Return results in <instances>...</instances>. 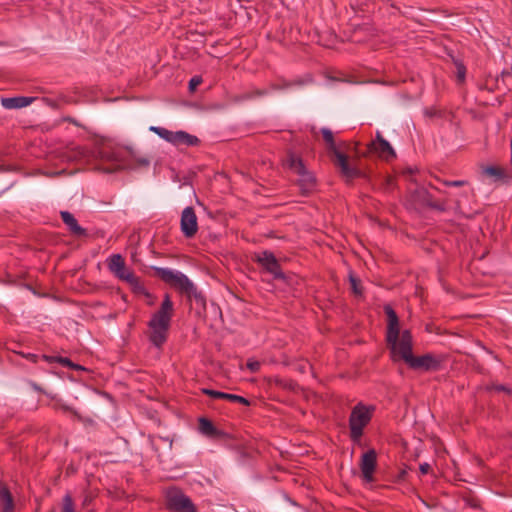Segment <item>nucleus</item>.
Returning <instances> with one entry per match:
<instances>
[{"mask_svg":"<svg viewBox=\"0 0 512 512\" xmlns=\"http://www.w3.org/2000/svg\"><path fill=\"white\" fill-rule=\"evenodd\" d=\"M61 408L64 410V411H69V412H72L74 414H76V411H74L71 407L69 406H66V405H62Z\"/></svg>","mask_w":512,"mask_h":512,"instance_id":"obj_40","label":"nucleus"},{"mask_svg":"<svg viewBox=\"0 0 512 512\" xmlns=\"http://www.w3.org/2000/svg\"><path fill=\"white\" fill-rule=\"evenodd\" d=\"M253 260L262 266L265 271L272 274L274 279H285L280 264L272 252L263 251L261 253L255 254Z\"/></svg>","mask_w":512,"mask_h":512,"instance_id":"obj_11","label":"nucleus"},{"mask_svg":"<svg viewBox=\"0 0 512 512\" xmlns=\"http://www.w3.org/2000/svg\"><path fill=\"white\" fill-rule=\"evenodd\" d=\"M0 498L2 501V511L11 512L13 510V498L8 489H2L0 491Z\"/></svg>","mask_w":512,"mask_h":512,"instance_id":"obj_21","label":"nucleus"},{"mask_svg":"<svg viewBox=\"0 0 512 512\" xmlns=\"http://www.w3.org/2000/svg\"><path fill=\"white\" fill-rule=\"evenodd\" d=\"M442 183L448 187H461V186H464L467 184V182L464 180H455V181L443 180Z\"/></svg>","mask_w":512,"mask_h":512,"instance_id":"obj_37","label":"nucleus"},{"mask_svg":"<svg viewBox=\"0 0 512 512\" xmlns=\"http://www.w3.org/2000/svg\"><path fill=\"white\" fill-rule=\"evenodd\" d=\"M387 316L386 341L390 349L391 358L396 362V355L400 352L402 344V333L400 334L399 318L395 310L390 306L384 307Z\"/></svg>","mask_w":512,"mask_h":512,"instance_id":"obj_5","label":"nucleus"},{"mask_svg":"<svg viewBox=\"0 0 512 512\" xmlns=\"http://www.w3.org/2000/svg\"><path fill=\"white\" fill-rule=\"evenodd\" d=\"M126 266L124 258L120 254H113L108 259V268L113 274H118Z\"/></svg>","mask_w":512,"mask_h":512,"instance_id":"obj_19","label":"nucleus"},{"mask_svg":"<svg viewBox=\"0 0 512 512\" xmlns=\"http://www.w3.org/2000/svg\"><path fill=\"white\" fill-rule=\"evenodd\" d=\"M173 311V302L171 301L169 294H165L159 310L152 315L148 322V327L150 329L149 340L158 348L162 347L167 340Z\"/></svg>","mask_w":512,"mask_h":512,"instance_id":"obj_1","label":"nucleus"},{"mask_svg":"<svg viewBox=\"0 0 512 512\" xmlns=\"http://www.w3.org/2000/svg\"><path fill=\"white\" fill-rule=\"evenodd\" d=\"M150 131L157 134L162 139L176 146H198L200 140L198 137L191 135L185 131H170L163 127H150Z\"/></svg>","mask_w":512,"mask_h":512,"instance_id":"obj_8","label":"nucleus"},{"mask_svg":"<svg viewBox=\"0 0 512 512\" xmlns=\"http://www.w3.org/2000/svg\"><path fill=\"white\" fill-rule=\"evenodd\" d=\"M185 295L188 297V298H194L197 302H200L202 304H204V297L202 296V294L200 292H198L196 286L194 285V291L193 292H189V293H185Z\"/></svg>","mask_w":512,"mask_h":512,"instance_id":"obj_33","label":"nucleus"},{"mask_svg":"<svg viewBox=\"0 0 512 512\" xmlns=\"http://www.w3.org/2000/svg\"><path fill=\"white\" fill-rule=\"evenodd\" d=\"M273 381L277 386H279L283 389H286V390H294L296 387V383L292 380H287V379H282V378L276 377Z\"/></svg>","mask_w":512,"mask_h":512,"instance_id":"obj_28","label":"nucleus"},{"mask_svg":"<svg viewBox=\"0 0 512 512\" xmlns=\"http://www.w3.org/2000/svg\"><path fill=\"white\" fill-rule=\"evenodd\" d=\"M134 161L139 165V166H142V167H147L149 166L150 164V159L147 158V157H142V156H135V155H132Z\"/></svg>","mask_w":512,"mask_h":512,"instance_id":"obj_36","label":"nucleus"},{"mask_svg":"<svg viewBox=\"0 0 512 512\" xmlns=\"http://www.w3.org/2000/svg\"><path fill=\"white\" fill-rule=\"evenodd\" d=\"M26 357H27V359L31 360L32 362H36L38 356L35 354H28Z\"/></svg>","mask_w":512,"mask_h":512,"instance_id":"obj_39","label":"nucleus"},{"mask_svg":"<svg viewBox=\"0 0 512 512\" xmlns=\"http://www.w3.org/2000/svg\"><path fill=\"white\" fill-rule=\"evenodd\" d=\"M484 172L489 176H494L497 178H501L504 175V171L496 166H487L484 169Z\"/></svg>","mask_w":512,"mask_h":512,"instance_id":"obj_29","label":"nucleus"},{"mask_svg":"<svg viewBox=\"0 0 512 512\" xmlns=\"http://www.w3.org/2000/svg\"><path fill=\"white\" fill-rule=\"evenodd\" d=\"M33 101L30 97H10L2 98L1 103L6 109H19L28 106Z\"/></svg>","mask_w":512,"mask_h":512,"instance_id":"obj_17","label":"nucleus"},{"mask_svg":"<svg viewBox=\"0 0 512 512\" xmlns=\"http://www.w3.org/2000/svg\"><path fill=\"white\" fill-rule=\"evenodd\" d=\"M166 505L169 510L174 512H198L191 499L177 489L167 493Z\"/></svg>","mask_w":512,"mask_h":512,"instance_id":"obj_9","label":"nucleus"},{"mask_svg":"<svg viewBox=\"0 0 512 512\" xmlns=\"http://www.w3.org/2000/svg\"><path fill=\"white\" fill-rule=\"evenodd\" d=\"M412 335L409 330L402 331V344L400 352L395 356L396 361L403 360L411 369L423 371H437L441 360L432 354L414 356L412 352Z\"/></svg>","mask_w":512,"mask_h":512,"instance_id":"obj_2","label":"nucleus"},{"mask_svg":"<svg viewBox=\"0 0 512 512\" xmlns=\"http://www.w3.org/2000/svg\"><path fill=\"white\" fill-rule=\"evenodd\" d=\"M419 469L422 474H427L431 470V466L428 463H423L420 464Z\"/></svg>","mask_w":512,"mask_h":512,"instance_id":"obj_38","label":"nucleus"},{"mask_svg":"<svg viewBox=\"0 0 512 512\" xmlns=\"http://www.w3.org/2000/svg\"><path fill=\"white\" fill-rule=\"evenodd\" d=\"M349 282L352 293L357 297H361L363 295V290L360 279L357 278L353 273H350Z\"/></svg>","mask_w":512,"mask_h":512,"instance_id":"obj_23","label":"nucleus"},{"mask_svg":"<svg viewBox=\"0 0 512 512\" xmlns=\"http://www.w3.org/2000/svg\"><path fill=\"white\" fill-rule=\"evenodd\" d=\"M202 83V78L200 76H194L189 81V90L193 92L197 86Z\"/></svg>","mask_w":512,"mask_h":512,"instance_id":"obj_35","label":"nucleus"},{"mask_svg":"<svg viewBox=\"0 0 512 512\" xmlns=\"http://www.w3.org/2000/svg\"><path fill=\"white\" fill-rule=\"evenodd\" d=\"M155 275L173 288L185 294L194 291V284L183 273L168 268L153 267Z\"/></svg>","mask_w":512,"mask_h":512,"instance_id":"obj_6","label":"nucleus"},{"mask_svg":"<svg viewBox=\"0 0 512 512\" xmlns=\"http://www.w3.org/2000/svg\"><path fill=\"white\" fill-rule=\"evenodd\" d=\"M359 145H360L359 142H354L353 145H351L349 143H346V142H342L340 144V146L343 147V149H345L347 151H350V152H353L354 155H355L356 160H359L360 158L364 157L363 155H360L364 151H360L359 150Z\"/></svg>","mask_w":512,"mask_h":512,"instance_id":"obj_25","label":"nucleus"},{"mask_svg":"<svg viewBox=\"0 0 512 512\" xmlns=\"http://www.w3.org/2000/svg\"><path fill=\"white\" fill-rule=\"evenodd\" d=\"M284 165L299 176L297 183L302 195H309L315 190L316 178L313 173L307 171L300 157L289 152Z\"/></svg>","mask_w":512,"mask_h":512,"instance_id":"obj_4","label":"nucleus"},{"mask_svg":"<svg viewBox=\"0 0 512 512\" xmlns=\"http://www.w3.org/2000/svg\"><path fill=\"white\" fill-rule=\"evenodd\" d=\"M60 215L63 223L72 235L76 237H86L88 235L86 229L78 224L73 214L68 211H61Z\"/></svg>","mask_w":512,"mask_h":512,"instance_id":"obj_15","label":"nucleus"},{"mask_svg":"<svg viewBox=\"0 0 512 512\" xmlns=\"http://www.w3.org/2000/svg\"><path fill=\"white\" fill-rule=\"evenodd\" d=\"M199 431L206 437L212 439H224L228 434L222 430H219L211 420L201 417L198 420Z\"/></svg>","mask_w":512,"mask_h":512,"instance_id":"obj_14","label":"nucleus"},{"mask_svg":"<svg viewBox=\"0 0 512 512\" xmlns=\"http://www.w3.org/2000/svg\"><path fill=\"white\" fill-rule=\"evenodd\" d=\"M428 206L438 210V211H445L446 210V204L444 202H438V201H429Z\"/></svg>","mask_w":512,"mask_h":512,"instance_id":"obj_34","label":"nucleus"},{"mask_svg":"<svg viewBox=\"0 0 512 512\" xmlns=\"http://www.w3.org/2000/svg\"><path fill=\"white\" fill-rule=\"evenodd\" d=\"M501 75H502V77H504V76L511 75V73L508 71H503Z\"/></svg>","mask_w":512,"mask_h":512,"instance_id":"obj_42","label":"nucleus"},{"mask_svg":"<svg viewBox=\"0 0 512 512\" xmlns=\"http://www.w3.org/2000/svg\"><path fill=\"white\" fill-rule=\"evenodd\" d=\"M322 137L327 145V151L333 164L339 168L340 173L348 180L360 178L364 173L356 166L351 165L348 156L337 146L332 131L328 128L321 129Z\"/></svg>","mask_w":512,"mask_h":512,"instance_id":"obj_3","label":"nucleus"},{"mask_svg":"<svg viewBox=\"0 0 512 512\" xmlns=\"http://www.w3.org/2000/svg\"><path fill=\"white\" fill-rule=\"evenodd\" d=\"M271 87H272L273 89H280V88H281V87H280V86H278V85H272Z\"/></svg>","mask_w":512,"mask_h":512,"instance_id":"obj_43","label":"nucleus"},{"mask_svg":"<svg viewBox=\"0 0 512 512\" xmlns=\"http://www.w3.org/2000/svg\"><path fill=\"white\" fill-rule=\"evenodd\" d=\"M202 393L205 395H208L214 399H223V400H228L230 402H237V403H240L245 406L250 405V402L248 399H246L242 396H239V395L229 394V393H225V392H221V391H217V390H213V389H208V388H203Z\"/></svg>","mask_w":512,"mask_h":512,"instance_id":"obj_16","label":"nucleus"},{"mask_svg":"<svg viewBox=\"0 0 512 512\" xmlns=\"http://www.w3.org/2000/svg\"><path fill=\"white\" fill-rule=\"evenodd\" d=\"M372 153L377 154L379 157L387 161L396 158V153L393 147L386 139H384L379 131L376 132L375 140L367 144L366 150H364L361 155L369 156Z\"/></svg>","mask_w":512,"mask_h":512,"instance_id":"obj_10","label":"nucleus"},{"mask_svg":"<svg viewBox=\"0 0 512 512\" xmlns=\"http://www.w3.org/2000/svg\"><path fill=\"white\" fill-rule=\"evenodd\" d=\"M372 418V413L368 407L359 403L351 411L349 417L350 437L356 442L363 435V429L368 425Z\"/></svg>","mask_w":512,"mask_h":512,"instance_id":"obj_7","label":"nucleus"},{"mask_svg":"<svg viewBox=\"0 0 512 512\" xmlns=\"http://www.w3.org/2000/svg\"><path fill=\"white\" fill-rule=\"evenodd\" d=\"M117 278H119L120 280H123L125 282H129V281H135V274L133 273V271H131L130 269H128L126 266L123 268V270H120L118 272V274H114Z\"/></svg>","mask_w":512,"mask_h":512,"instance_id":"obj_27","label":"nucleus"},{"mask_svg":"<svg viewBox=\"0 0 512 512\" xmlns=\"http://www.w3.org/2000/svg\"><path fill=\"white\" fill-rule=\"evenodd\" d=\"M62 512H75L74 503L70 495H66L63 499Z\"/></svg>","mask_w":512,"mask_h":512,"instance_id":"obj_30","label":"nucleus"},{"mask_svg":"<svg viewBox=\"0 0 512 512\" xmlns=\"http://www.w3.org/2000/svg\"><path fill=\"white\" fill-rule=\"evenodd\" d=\"M246 366L252 373H256L260 370L261 363L257 360L249 359Z\"/></svg>","mask_w":512,"mask_h":512,"instance_id":"obj_32","label":"nucleus"},{"mask_svg":"<svg viewBox=\"0 0 512 512\" xmlns=\"http://www.w3.org/2000/svg\"><path fill=\"white\" fill-rule=\"evenodd\" d=\"M268 94V91L266 89H253L247 92L242 93L241 95L237 96L238 101H245L249 100L255 97H262Z\"/></svg>","mask_w":512,"mask_h":512,"instance_id":"obj_22","label":"nucleus"},{"mask_svg":"<svg viewBox=\"0 0 512 512\" xmlns=\"http://www.w3.org/2000/svg\"><path fill=\"white\" fill-rule=\"evenodd\" d=\"M489 390H495L497 392H505L507 394H512V389L502 384H492L488 387Z\"/></svg>","mask_w":512,"mask_h":512,"instance_id":"obj_31","label":"nucleus"},{"mask_svg":"<svg viewBox=\"0 0 512 512\" xmlns=\"http://www.w3.org/2000/svg\"><path fill=\"white\" fill-rule=\"evenodd\" d=\"M181 231L186 238H192L198 231L197 216L193 207H186L181 214Z\"/></svg>","mask_w":512,"mask_h":512,"instance_id":"obj_13","label":"nucleus"},{"mask_svg":"<svg viewBox=\"0 0 512 512\" xmlns=\"http://www.w3.org/2000/svg\"><path fill=\"white\" fill-rule=\"evenodd\" d=\"M453 61H454L455 67H456L457 81L459 84H462V83H464L465 77H466V67L461 61H459L457 59L453 58Z\"/></svg>","mask_w":512,"mask_h":512,"instance_id":"obj_24","label":"nucleus"},{"mask_svg":"<svg viewBox=\"0 0 512 512\" xmlns=\"http://www.w3.org/2000/svg\"><path fill=\"white\" fill-rule=\"evenodd\" d=\"M43 358L47 362H50V363L58 362L62 366L69 367V368L74 369V370L83 369L80 365L74 364L69 358H66V357H60V356L54 357V356L43 355Z\"/></svg>","mask_w":512,"mask_h":512,"instance_id":"obj_20","label":"nucleus"},{"mask_svg":"<svg viewBox=\"0 0 512 512\" xmlns=\"http://www.w3.org/2000/svg\"><path fill=\"white\" fill-rule=\"evenodd\" d=\"M360 470L363 479L366 482L374 480V472L377 467V453L374 449H370L361 456Z\"/></svg>","mask_w":512,"mask_h":512,"instance_id":"obj_12","label":"nucleus"},{"mask_svg":"<svg viewBox=\"0 0 512 512\" xmlns=\"http://www.w3.org/2000/svg\"><path fill=\"white\" fill-rule=\"evenodd\" d=\"M92 155L103 162H115L118 159L116 153L106 145L96 147L92 151Z\"/></svg>","mask_w":512,"mask_h":512,"instance_id":"obj_18","label":"nucleus"},{"mask_svg":"<svg viewBox=\"0 0 512 512\" xmlns=\"http://www.w3.org/2000/svg\"><path fill=\"white\" fill-rule=\"evenodd\" d=\"M128 284L131 286L132 290L136 293L145 294L147 297H150V293L146 291L144 285L140 281L139 277L135 275V281H129Z\"/></svg>","mask_w":512,"mask_h":512,"instance_id":"obj_26","label":"nucleus"},{"mask_svg":"<svg viewBox=\"0 0 512 512\" xmlns=\"http://www.w3.org/2000/svg\"><path fill=\"white\" fill-rule=\"evenodd\" d=\"M102 170H103L104 172H106V173H110V172H112L114 169L109 168V167H105V168H102Z\"/></svg>","mask_w":512,"mask_h":512,"instance_id":"obj_41","label":"nucleus"}]
</instances>
